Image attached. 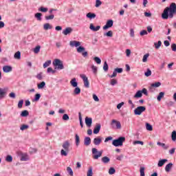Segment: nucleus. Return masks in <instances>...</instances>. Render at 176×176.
<instances>
[{"label":"nucleus","instance_id":"28","mask_svg":"<svg viewBox=\"0 0 176 176\" xmlns=\"http://www.w3.org/2000/svg\"><path fill=\"white\" fill-rule=\"evenodd\" d=\"M75 137L76 145V146H79V144H80V138L78 134H76Z\"/></svg>","mask_w":176,"mask_h":176},{"label":"nucleus","instance_id":"46","mask_svg":"<svg viewBox=\"0 0 176 176\" xmlns=\"http://www.w3.org/2000/svg\"><path fill=\"white\" fill-rule=\"evenodd\" d=\"M140 171V176H145V168L144 167L141 166Z\"/></svg>","mask_w":176,"mask_h":176},{"label":"nucleus","instance_id":"37","mask_svg":"<svg viewBox=\"0 0 176 176\" xmlns=\"http://www.w3.org/2000/svg\"><path fill=\"white\" fill-rule=\"evenodd\" d=\"M46 86V82L44 81L41 82L40 84H38L37 87L38 89H43Z\"/></svg>","mask_w":176,"mask_h":176},{"label":"nucleus","instance_id":"48","mask_svg":"<svg viewBox=\"0 0 176 176\" xmlns=\"http://www.w3.org/2000/svg\"><path fill=\"white\" fill-rule=\"evenodd\" d=\"M78 118L80 120V125L81 126V127H83V121H82V113H78Z\"/></svg>","mask_w":176,"mask_h":176},{"label":"nucleus","instance_id":"64","mask_svg":"<svg viewBox=\"0 0 176 176\" xmlns=\"http://www.w3.org/2000/svg\"><path fill=\"white\" fill-rule=\"evenodd\" d=\"M171 49L173 50V52H176V44L173 43L171 45Z\"/></svg>","mask_w":176,"mask_h":176},{"label":"nucleus","instance_id":"22","mask_svg":"<svg viewBox=\"0 0 176 176\" xmlns=\"http://www.w3.org/2000/svg\"><path fill=\"white\" fill-rule=\"evenodd\" d=\"M30 157H28V155L27 154H22L21 157V162H27V160H29Z\"/></svg>","mask_w":176,"mask_h":176},{"label":"nucleus","instance_id":"20","mask_svg":"<svg viewBox=\"0 0 176 176\" xmlns=\"http://www.w3.org/2000/svg\"><path fill=\"white\" fill-rule=\"evenodd\" d=\"M157 144L159 146H162L164 149L165 150H167L168 149V148H170V146H168V144L166 145V144L164 143H162V142H158L157 143Z\"/></svg>","mask_w":176,"mask_h":176},{"label":"nucleus","instance_id":"51","mask_svg":"<svg viewBox=\"0 0 176 176\" xmlns=\"http://www.w3.org/2000/svg\"><path fill=\"white\" fill-rule=\"evenodd\" d=\"M45 20H53V19H54V15L51 14V15H49V16H45Z\"/></svg>","mask_w":176,"mask_h":176},{"label":"nucleus","instance_id":"25","mask_svg":"<svg viewBox=\"0 0 176 176\" xmlns=\"http://www.w3.org/2000/svg\"><path fill=\"white\" fill-rule=\"evenodd\" d=\"M14 57L16 60H20L21 58V52H20V51L16 52L14 54Z\"/></svg>","mask_w":176,"mask_h":176},{"label":"nucleus","instance_id":"43","mask_svg":"<svg viewBox=\"0 0 176 176\" xmlns=\"http://www.w3.org/2000/svg\"><path fill=\"white\" fill-rule=\"evenodd\" d=\"M115 173H116V170H115L114 168L111 167V168H109V174L110 175H113V174H115Z\"/></svg>","mask_w":176,"mask_h":176},{"label":"nucleus","instance_id":"17","mask_svg":"<svg viewBox=\"0 0 176 176\" xmlns=\"http://www.w3.org/2000/svg\"><path fill=\"white\" fill-rule=\"evenodd\" d=\"M168 160L167 159H163L158 162L157 166L158 167H163L166 163H167Z\"/></svg>","mask_w":176,"mask_h":176},{"label":"nucleus","instance_id":"29","mask_svg":"<svg viewBox=\"0 0 176 176\" xmlns=\"http://www.w3.org/2000/svg\"><path fill=\"white\" fill-rule=\"evenodd\" d=\"M141 97H142V93L141 91H138L133 96L134 98H141Z\"/></svg>","mask_w":176,"mask_h":176},{"label":"nucleus","instance_id":"63","mask_svg":"<svg viewBox=\"0 0 176 176\" xmlns=\"http://www.w3.org/2000/svg\"><path fill=\"white\" fill-rule=\"evenodd\" d=\"M91 69H92L94 74H97V67H96L94 65H92L91 66Z\"/></svg>","mask_w":176,"mask_h":176},{"label":"nucleus","instance_id":"50","mask_svg":"<svg viewBox=\"0 0 176 176\" xmlns=\"http://www.w3.org/2000/svg\"><path fill=\"white\" fill-rule=\"evenodd\" d=\"M30 126L27 124H23L21 127H20V130H21L22 131H24V130H27V129H28Z\"/></svg>","mask_w":176,"mask_h":176},{"label":"nucleus","instance_id":"36","mask_svg":"<svg viewBox=\"0 0 176 176\" xmlns=\"http://www.w3.org/2000/svg\"><path fill=\"white\" fill-rule=\"evenodd\" d=\"M48 10L49 9L47 8H45L42 6L38 8V11L42 12L43 13H46V12H47Z\"/></svg>","mask_w":176,"mask_h":176},{"label":"nucleus","instance_id":"4","mask_svg":"<svg viewBox=\"0 0 176 176\" xmlns=\"http://www.w3.org/2000/svg\"><path fill=\"white\" fill-rule=\"evenodd\" d=\"M102 151H98V150H97V148H92V154L93 155V159H94L95 160H98L99 157H101V156H102Z\"/></svg>","mask_w":176,"mask_h":176},{"label":"nucleus","instance_id":"55","mask_svg":"<svg viewBox=\"0 0 176 176\" xmlns=\"http://www.w3.org/2000/svg\"><path fill=\"white\" fill-rule=\"evenodd\" d=\"M145 76H151L152 75V71H151L149 69H147V72L144 73Z\"/></svg>","mask_w":176,"mask_h":176},{"label":"nucleus","instance_id":"15","mask_svg":"<svg viewBox=\"0 0 176 176\" xmlns=\"http://www.w3.org/2000/svg\"><path fill=\"white\" fill-rule=\"evenodd\" d=\"M6 91L7 90L6 89L0 88V100L5 98V96H6Z\"/></svg>","mask_w":176,"mask_h":176},{"label":"nucleus","instance_id":"5","mask_svg":"<svg viewBox=\"0 0 176 176\" xmlns=\"http://www.w3.org/2000/svg\"><path fill=\"white\" fill-rule=\"evenodd\" d=\"M110 124L112 129H117L118 130H120V129H122V124L116 120H112Z\"/></svg>","mask_w":176,"mask_h":176},{"label":"nucleus","instance_id":"16","mask_svg":"<svg viewBox=\"0 0 176 176\" xmlns=\"http://www.w3.org/2000/svg\"><path fill=\"white\" fill-rule=\"evenodd\" d=\"M91 144V139L89 137H86L84 140V145L89 146Z\"/></svg>","mask_w":176,"mask_h":176},{"label":"nucleus","instance_id":"14","mask_svg":"<svg viewBox=\"0 0 176 176\" xmlns=\"http://www.w3.org/2000/svg\"><path fill=\"white\" fill-rule=\"evenodd\" d=\"M100 130H101V124H96L94 129V134H98L100 133Z\"/></svg>","mask_w":176,"mask_h":176},{"label":"nucleus","instance_id":"24","mask_svg":"<svg viewBox=\"0 0 176 176\" xmlns=\"http://www.w3.org/2000/svg\"><path fill=\"white\" fill-rule=\"evenodd\" d=\"M52 28H53V26H52L50 23H45L43 25V30H45V31H47V30H52Z\"/></svg>","mask_w":176,"mask_h":176},{"label":"nucleus","instance_id":"59","mask_svg":"<svg viewBox=\"0 0 176 176\" xmlns=\"http://www.w3.org/2000/svg\"><path fill=\"white\" fill-rule=\"evenodd\" d=\"M23 104H24V100H19V103H18V108H23Z\"/></svg>","mask_w":176,"mask_h":176},{"label":"nucleus","instance_id":"2","mask_svg":"<svg viewBox=\"0 0 176 176\" xmlns=\"http://www.w3.org/2000/svg\"><path fill=\"white\" fill-rule=\"evenodd\" d=\"M69 146H71V143H69V141L66 140L63 143L62 148H63V149L60 151L61 156H68V152H69Z\"/></svg>","mask_w":176,"mask_h":176},{"label":"nucleus","instance_id":"52","mask_svg":"<svg viewBox=\"0 0 176 176\" xmlns=\"http://www.w3.org/2000/svg\"><path fill=\"white\" fill-rule=\"evenodd\" d=\"M172 141H176V131H173L172 132Z\"/></svg>","mask_w":176,"mask_h":176},{"label":"nucleus","instance_id":"49","mask_svg":"<svg viewBox=\"0 0 176 176\" xmlns=\"http://www.w3.org/2000/svg\"><path fill=\"white\" fill-rule=\"evenodd\" d=\"M74 94H76V95L80 94V88L76 87V88L74 89Z\"/></svg>","mask_w":176,"mask_h":176},{"label":"nucleus","instance_id":"21","mask_svg":"<svg viewBox=\"0 0 176 176\" xmlns=\"http://www.w3.org/2000/svg\"><path fill=\"white\" fill-rule=\"evenodd\" d=\"M173 168V163L168 164L165 167V171L166 173H170V170Z\"/></svg>","mask_w":176,"mask_h":176},{"label":"nucleus","instance_id":"31","mask_svg":"<svg viewBox=\"0 0 176 176\" xmlns=\"http://www.w3.org/2000/svg\"><path fill=\"white\" fill-rule=\"evenodd\" d=\"M87 176H93V167L90 166L87 170Z\"/></svg>","mask_w":176,"mask_h":176},{"label":"nucleus","instance_id":"8","mask_svg":"<svg viewBox=\"0 0 176 176\" xmlns=\"http://www.w3.org/2000/svg\"><path fill=\"white\" fill-rule=\"evenodd\" d=\"M80 77L82 78L83 80L85 87H90V82H89V78H87V76L85 74H80Z\"/></svg>","mask_w":176,"mask_h":176},{"label":"nucleus","instance_id":"33","mask_svg":"<svg viewBox=\"0 0 176 176\" xmlns=\"http://www.w3.org/2000/svg\"><path fill=\"white\" fill-rule=\"evenodd\" d=\"M110 160H111L108 157H102V162L103 163H104L105 164H107V163H109Z\"/></svg>","mask_w":176,"mask_h":176},{"label":"nucleus","instance_id":"44","mask_svg":"<svg viewBox=\"0 0 176 176\" xmlns=\"http://www.w3.org/2000/svg\"><path fill=\"white\" fill-rule=\"evenodd\" d=\"M67 171L70 176H74V171H72V168H71V167L68 166L67 168Z\"/></svg>","mask_w":176,"mask_h":176},{"label":"nucleus","instance_id":"26","mask_svg":"<svg viewBox=\"0 0 176 176\" xmlns=\"http://www.w3.org/2000/svg\"><path fill=\"white\" fill-rule=\"evenodd\" d=\"M34 17L38 21H42V13L37 12L34 14Z\"/></svg>","mask_w":176,"mask_h":176},{"label":"nucleus","instance_id":"45","mask_svg":"<svg viewBox=\"0 0 176 176\" xmlns=\"http://www.w3.org/2000/svg\"><path fill=\"white\" fill-rule=\"evenodd\" d=\"M6 160L9 163H12V162H13V157H12V155H8L6 158Z\"/></svg>","mask_w":176,"mask_h":176},{"label":"nucleus","instance_id":"54","mask_svg":"<svg viewBox=\"0 0 176 176\" xmlns=\"http://www.w3.org/2000/svg\"><path fill=\"white\" fill-rule=\"evenodd\" d=\"M94 61L96 62V64H101V59L97 56L94 58Z\"/></svg>","mask_w":176,"mask_h":176},{"label":"nucleus","instance_id":"56","mask_svg":"<svg viewBox=\"0 0 176 176\" xmlns=\"http://www.w3.org/2000/svg\"><path fill=\"white\" fill-rule=\"evenodd\" d=\"M148 57H149V54H146L144 55L143 58H142L143 63H146V61L148 60Z\"/></svg>","mask_w":176,"mask_h":176},{"label":"nucleus","instance_id":"39","mask_svg":"<svg viewBox=\"0 0 176 176\" xmlns=\"http://www.w3.org/2000/svg\"><path fill=\"white\" fill-rule=\"evenodd\" d=\"M39 52H41V46L40 45H37L34 49V53H35V54H38V53H39Z\"/></svg>","mask_w":176,"mask_h":176},{"label":"nucleus","instance_id":"58","mask_svg":"<svg viewBox=\"0 0 176 176\" xmlns=\"http://www.w3.org/2000/svg\"><path fill=\"white\" fill-rule=\"evenodd\" d=\"M133 145H137V144H140V145H144V142L136 140L133 142Z\"/></svg>","mask_w":176,"mask_h":176},{"label":"nucleus","instance_id":"34","mask_svg":"<svg viewBox=\"0 0 176 176\" xmlns=\"http://www.w3.org/2000/svg\"><path fill=\"white\" fill-rule=\"evenodd\" d=\"M164 97V92H160L157 97V101H162V99Z\"/></svg>","mask_w":176,"mask_h":176},{"label":"nucleus","instance_id":"30","mask_svg":"<svg viewBox=\"0 0 176 176\" xmlns=\"http://www.w3.org/2000/svg\"><path fill=\"white\" fill-rule=\"evenodd\" d=\"M28 115H30V113L27 110L23 111L21 113V116L22 118H26V116H28Z\"/></svg>","mask_w":176,"mask_h":176},{"label":"nucleus","instance_id":"23","mask_svg":"<svg viewBox=\"0 0 176 176\" xmlns=\"http://www.w3.org/2000/svg\"><path fill=\"white\" fill-rule=\"evenodd\" d=\"M70 85H72L73 87H78V82H76V78H72L70 81Z\"/></svg>","mask_w":176,"mask_h":176},{"label":"nucleus","instance_id":"6","mask_svg":"<svg viewBox=\"0 0 176 176\" xmlns=\"http://www.w3.org/2000/svg\"><path fill=\"white\" fill-rule=\"evenodd\" d=\"M53 65L54 67H58V69H64V65L63 62L60 60V59H55L53 62Z\"/></svg>","mask_w":176,"mask_h":176},{"label":"nucleus","instance_id":"32","mask_svg":"<svg viewBox=\"0 0 176 176\" xmlns=\"http://www.w3.org/2000/svg\"><path fill=\"white\" fill-rule=\"evenodd\" d=\"M87 17L88 19H96V14L89 12V13L87 14Z\"/></svg>","mask_w":176,"mask_h":176},{"label":"nucleus","instance_id":"40","mask_svg":"<svg viewBox=\"0 0 176 176\" xmlns=\"http://www.w3.org/2000/svg\"><path fill=\"white\" fill-rule=\"evenodd\" d=\"M146 129L148 131H152V130H153V127H152V125H151L149 123L146 124Z\"/></svg>","mask_w":176,"mask_h":176},{"label":"nucleus","instance_id":"19","mask_svg":"<svg viewBox=\"0 0 176 176\" xmlns=\"http://www.w3.org/2000/svg\"><path fill=\"white\" fill-rule=\"evenodd\" d=\"M12 67L6 65L3 67V72L8 73V72H12Z\"/></svg>","mask_w":176,"mask_h":176},{"label":"nucleus","instance_id":"27","mask_svg":"<svg viewBox=\"0 0 176 176\" xmlns=\"http://www.w3.org/2000/svg\"><path fill=\"white\" fill-rule=\"evenodd\" d=\"M101 141H102V140L100 138H94V145H100V144H101Z\"/></svg>","mask_w":176,"mask_h":176},{"label":"nucleus","instance_id":"1","mask_svg":"<svg viewBox=\"0 0 176 176\" xmlns=\"http://www.w3.org/2000/svg\"><path fill=\"white\" fill-rule=\"evenodd\" d=\"M176 14V4L172 3L169 7H166L162 14V19L167 20V19H173L174 15Z\"/></svg>","mask_w":176,"mask_h":176},{"label":"nucleus","instance_id":"62","mask_svg":"<svg viewBox=\"0 0 176 176\" xmlns=\"http://www.w3.org/2000/svg\"><path fill=\"white\" fill-rule=\"evenodd\" d=\"M63 120H69V116L67 114H64L63 116Z\"/></svg>","mask_w":176,"mask_h":176},{"label":"nucleus","instance_id":"13","mask_svg":"<svg viewBox=\"0 0 176 176\" xmlns=\"http://www.w3.org/2000/svg\"><path fill=\"white\" fill-rule=\"evenodd\" d=\"M89 28L91 29V31H94V32H96L97 31H100V29L101 28V26L97 25L96 27H95L93 23H91L89 25Z\"/></svg>","mask_w":176,"mask_h":176},{"label":"nucleus","instance_id":"38","mask_svg":"<svg viewBox=\"0 0 176 176\" xmlns=\"http://www.w3.org/2000/svg\"><path fill=\"white\" fill-rule=\"evenodd\" d=\"M103 69L105 72H107L108 71V69H109V67L108 66V63H107V61H105L103 65Z\"/></svg>","mask_w":176,"mask_h":176},{"label":"nucleus","instance_id":"7","mask_svg":"<svg viewBox=\"0 0 176 176\" xmlns=\"http://www.w3.org/2000/svg\"><path fill=\"white\" fill-rule=\"evenodd\" d=\"M146 111V107L144 106H140L138 107L135 110H134V114L135 115H141L142 112H145Z\"/></svg>","mask_w":176,"mask_h":176},{"label":"nucleus","instance_id":"42","mask_svg":"<svg viewBox=\"0 0 176 176\" xmlns=\"http://www.w3.org/2000/svg\"><path fill=\"white\" fill-rule=\"evenodd\" d=\"M160 86H162V83L160 82L151 84V87H160Z\"/></svg>","mask_w":176,"mask_h":176},{"label":"nucleus","instance_id":"47","mask_svg":"<svg viewBox=\"0 0 176 176\" xmlns=\"http://www.w3.org/2000/svg\"><path fill=\"white\" fill-rule=\"evenodd\" d=\"M154 46H155V49H159L160 47V46H162V41H159L158 43H155Z\"/></svg>","mask_w":176,"mask_h":176},{"label":"nucleus","instance_id":"61","mask_svg":"<svg viewBox=\"0 0 176 176\" xmlns=\"http://www.w3.org/2000/svg\"><path fill=\"white\" fill-rule=\"evenodd\" d=\"M140 34V36H144V35H148V32L146 30H142Z\"/></svg>","mask_w":176,"mask_h":176},{"label":"nucleus","instance_id":"10","mask_svg":"<svg viewBox=\"0 0 176 176\" xmlns=\"http://www.w3.org/2000/svg\"><path fill=\"white\" fill-rule=\"evenodd\" d=\"M69 45L70 46H72V47H80V42L77 41H72L69 42Z\"/></svg>","mask_w":176,"mask_h":176},{"label":"nucleus","instance_id":"9","mask_svg":"<svg viewBox=\"0 0 176 176\" xmlns=\"http://www.w3.org/2000/svg\"><path fill=\"white\" fill-rule=\"evenodd\" d=\"M85 47H82V46H80L77 48V52L78 53H82V56H83L84 57H87L88 56V53L87 52H85Z\"/></svg>","mask_w":176,"mask_h":176},{"label":"nucleus","instance_id":"57","mask_svg":"<svg viewBox=\"0 0 176 176\" xmlns=\"http://www.w3.org/2000/svg\"><path fill=\"white\" fill-rule=\"evenodd\" d=\"M41 98V94H36L34 96V101H39Z\"/></svg>","mask_w":176,"mask_h":176},{"label":"nucleus","instance_id":"41","mask_svg":"<svg viewBox=\"0 0 176 176\" xmlns=\"http://www.w3.org/2000/svg\"><path fill=\"white\" fill-rule=\"evenodd\" d=\"M50 64H52V60H47L43 64V68H47V67H49V65H50Z\"/></svg>","mask_w":176,"mask_h":176},{"label":"nucleus","instance_id":"18","mask_svg":"<svg viewBox=\"0 0 176 176\" xmlns=\"http://www.w3.org/2000/svg\"><path fill=\"white\" fill-rule=\"evenodd\" d=\"M73 30L72 29V28H66L65 30H64L63 31V34L64 35H68L69 34H71V32H72Z\"/></svg>","mask_w":176,"mask_h":176},{"label":"nucleus","instance_id":"11","mask_svg":"<svg viewBox=\"0 0 176 176\" xmlns=\"http://www.w3.org/2000/svg\"><path fill=\"white\" fill-rule=\"evenodd\" d=\"M113 25V21L109 20L107 21L106 25L103 27V30H108V28H111Z\"/></svg>","mask_w":176,"mask_h":176},{"label":"nucleus","instance_id":"60","mask_svg":"<svg viewBox=\"0 0 176 176\" xmlns=\"http://www.w3.org/2000/svg\"><path fill=\"white\" fill-rule=\"evenodd\" d=\"M117 83H118V80H116V79L111 80L110 85H111V86H115V85H116Z\"/></svg>","mask_w":176,"mask_h":176},{"label":"nucleus","instance_id":"53","mask_svg":"<svg viewBox=\"0 0 176 176\" xmlns=\"http://www.w3.org/2000/svg\"><path fill=\"white\" fill-rule=\"evenodd\" d=\"M102 4V2H101V1H100V0H96V5H95V6H96V8H98V7L101 6Z\"/></svg>","mask_w":176,"mask_h":176},{"label":"nucleus","instance_id":"12","mask_svg":"<svg viewBox=\"0 0 176 176\" xmlns=\"http://www.w3.org/2000/svg\"><path fill=\"white\" fill-rule=\"evenodd\" d=\"M93 123V119L91 118L86 117L85 118V124L88 127H91Z\"/></svg>","mask_w":176,"mask_h":176},{"label":"nucleus","instance_id":"3","mask_svg":"<svg viewBox=\"0 0 176 176\" xmlns=\"http://www.w3.org/2000/svg\"><path fill=\"white\" fill-rule=\"evenodd\" d=\"M124 141H126V138L120 137L118 139L113 140L112 145L114 146H122Z\"/></svg>","mask_w":176,"mask_h":176},{"label":"nucleus","instance_id":"35","mask_svg":"<svg viewBox=\"0 0 176 176\" xmlns=\"http://www.w3.org/2000/svg\"><path fill=\"white\" fill-rule=\"evenodd\" d=\"M104 36H109L110 38H112V36H113V32H112V30H109L107 33H104Z\"/></svg>","mask_w":176,"mask_h":176}]
</instances>
